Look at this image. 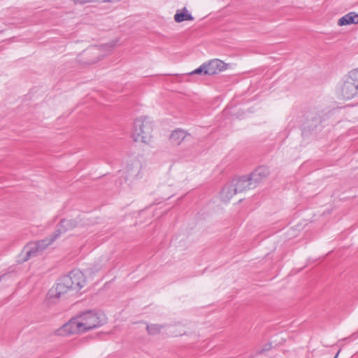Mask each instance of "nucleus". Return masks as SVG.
<instances>
[{
  "label": "nucleus",
  "mask_w": 358,
  "mask_h": 358,
  "mask_svg": "<svg viewBox=\"0 0 358 358\" xmlns=\"http://www.w3.org/2000/svg\"><path fill=\"white\" fill-rule=\"evenodd\" d=\"M356 334H357V336H358V331L356 333ZM354 335H355V334Z\"/></svg>",
  "instance_id": "obj_23"
},
{
  "label": "nucleus",
  "mask_w": 358,
  "mask_h": 358,
  "mask_svg": "<svg viewBox=\"0 0 358 358\" xmlns=\"http://www.w3.org/2000/svg\"><path fill=\"white\" fill-rule=\"evenodd\" d=\"M96 1V0H74L76 3H79V4H85V3H87L94 2Z\"/></svg>",
  "instance_id": "obj_20"
},
{
  "label": "nucleus",
  "mask_w": 358,
  "mask_h": 358,
  "mask_svg": "<svg viewBox=\"0 0 358 358\" xmlns=\"http://www.w3.org/2000/svg\"><path fill=\"white\" fill-rule=\"evenodd\" d=\"M204 64L206 66L205 76H213L227 69L225 63L218 59H212Z\"/></svg>",
  "instance_id": "obj_8"
},
{
  "label": "nucleus",
  "mask_w": 358,
  "mask_h": 358,
  "mask_svg": "<svg viewBox=\"0 0 358 358\" xmlns=\"http://www.w3.org/2000/svg\"><path fill=\"white\" fill-rule=\"evenodd\" d=\"M83 332H85V331L78 315L71 319L56 331L57 334L62 336Z\"/></svg>",
  "instance_id": "obj_4"
},
{
  "label": "nucleus",
  "mask_w": 358,
  "mask_h": 358,
  "mask_svg": "<svg viewBox=\"0 0 358 358\" xmlns=\"http://www.w3.org/2000/svg\"><path fill=\"white\" fill-rule=\"evenodd\" d=\"M269 174V170L266 166H259L250 174V180L254 182L255 185H257L262 180L266 178Z\"/></svg>",
  "instance_id": "obj_10"
},
{
  "label": "nucleus",
  "mask_w": 358,
  "mask_h": 358,
  "mask_svg": "<svg viewBox=\"0 0 358 358\" xmlns=\"http://www.w3.org/2000/svg\"><path fill=\"white\" fill-rule=\"evenodd\" d=\"M64 278L70 280L69 285L72 290H80L85 284V278L80 270H73L68 275L64 276Z\"/></svg>",
  "instance_id": "obj_6"
},
{
  "label": "nucleus",
  "mask_w": 358,
  "mask_h": 358,
  "mask_svg": "<svg viewBox=\"0 0 358 358\" xmlns=\"http://www.w3.org/2000/svg\"><path fill=\"white\" fill-rule=\"evenodd\" d=\"M163 327H164L160 324H151L147 325L146 329L149 334L155 335L159 333Z\"/></svg>",
  "instance_id": "obj_18"
},
{
  "label": "nucleus",
  "mask_w": 358,
  "mask_h": 358,
  "mask_svg": "<svg viewBox=\"0 0 358 358\" xmlns=\"http://www.w3.org/2000/svg\"><path fill=\"white\" fill-rule=\"evenodd\" d=\"M77 225L78 222L76 220L62 219L59 224L57 226V229L55 231V236L59 237L62 234L74 229L77 227Z\"/></svg>",
  "instance_id": "obj_9"
},
{
  "label": "nucleus",
  "mask_w": 358,
  "mask_h": 358,
  "mask_svg": "<svg viewBox=\"0 0 358 358\" xmlns=\"http://www.w3.org/2000/svg\"><path fill=\"white\" fill-rule=\"evenodd\" d=\"M356 334H357V336H358V331L356 333ZM354 335H355V334Z\"/></svg>",
  "instance_id": "obj_24"
},
{
  "label": "nucleus",
  "mask_w": 358,
  "mask_h": 358,
  "mask_svg": "<svg viewBox=\"0 0 358 358\" xmlns=\"http://www.w3.org/2000/svg\"><path fill=\"white\" fill-rule=\"evenodd\" d=\"M174 20L176 22H182L185 20H193V16L187 13L186 8H184L179 13L177 12L174 15Z\"/></svg>",
  "instance_id": "obj_17"
},
{
  "label": "nucleus",
  "mask_w": 358,
  "mask_h": 358,
  "mask_svg": "<svg viewBox=\"0 0 358 358\" xmlns=\"http://www.w3.org/2000/svg\"><path fill=\"white\" fill-rule=\"evenodd\" d=\"M36 245L34 243H29L27 246L24 247L23 252H25V257L23 260L27 261L32 257L36 256L41 251L39 248L35 247Z\"/></svg>",
  "instance_id": "obj_15"
},
{
  "label": "nucleus",
  "mask_w": 358,
  "mask_h": 358,
  "mask_svg": "<svg viewBox=\"0 0 358 358\" xmlns=\"http://www.w3.org/2000/svg\"><path fill=\"white\" fill-rule=\"evenodd\" d=\"M237 192L234 185L231 183L226 185L220 192V198L224 202H229L230 199L236 194Z\"/></svg>",
  "instance_id": "obj_11"
},
{
  "label": "nucleus",
  "mask_w": 358,
  "mask_h": 358,
  "mask_svg": "<svg viewBox=\"0 0 358 358\" xmlns=\"http://www.w3.org/2000/svg\"><path fill=\"white\" fill-rule=\"evenodd\" d=\"M356 334H357V336H358V331L356 333ZM354 335H355V334Z\"/></svg>",
  "instance_id": "obj_22"
},
{
  "label": "nucleus",
  "mask_w": 358,
  "mask_h": 358,
  "mask_svg": "<svg viewBox=\"0 0 358 358\" xmlns=\"http://www.w3.org/2000/svg\"><path fill=\"white\" fill-rule=\"evenodd\" d=\"M358 24V14L355 12H350L338 20V24L339 26H345Z\"/></svg>",
  "instance_id": "obj_12"
},
{
  "label": "nucleus",
  "mask_w": 358,
  "mask_h": 358,
  "mask_svg": "<svg viewBox=\"0 0 358 358\" xmlns=\"http://www.w3.org/2000/svg\"><path fill=\"white\" fill-rule=\"evenodd\" d=\"M80 322H82L85 331L99 327L106 322V317L103 314H99L94 310H87L78 315Z\"/></svg>",
  "instance_id": "obj_3"
},
{
  "label": "nucleus",
  "mask_w": 358,
  "mask_h": 358,
  "mask_svg": "<svg viewBox=\"0 0 358 358\" xmlns=\"http://www.w3.org/2000/svg\"><path fill=\"white\" fill-rule=\"evenodd\" d=\"M205 71H206V66L203 63L199 68H197L195 70H194L193 71L190 72L189 74V75H194V74L205 75Z\"/></svg>",
  "instance_id": "obj_19"
},
{
  "label": "nucleus",
  "mask_w": 358,
  "mask_h": 358,
  "mask_svg": "<svg viewBox=\"0 0 358 358\" xmlns=\"http://www.w3.org/2000/svg\"><path fill=\"white\" fill-rule=\"evenodd\" d=\"M337 94L341 98L347 100L358 94V71H351L343 78L338 85Z\"/></svg>",
  "instance_id": "obj_1"
},
{
  "label": "nucleus",
  "mask_w": 358,
  "mask_h": 358,
  "mask_svg": "<svg viewBox=\"0 0 358 358\" xmlns=\"http://www.w3.org/2000/svg\"><path fill=\"white\" fill-rule=\"evenodd\" d=\"M338 355V352L336 355V356L334 357V358H337Z\"/></svg>",
  "instance_id": "obj_21"
},
{
  "label": "nucleus",
  "mask_w": 358,
  "mask_h": 358,
  "mask_svg": "<svg viewBox=\"0 0 358 358\" xmlns=\"http://www.w3.org/2000/svg\"><path fill=\"white\" fill-rule=\"evenodd\" d=\"M187 136H189V134H187L183 129H177L171 134L170 141L173 144L179 145Z\"/></svg>",
  "instance_id": "obj_13"
},
{
  "label": "nucleus",
  "mask_w": 358,
  "mask_h": 358,
  "mask_svg": "<svg viewBox=\"0 0 358 358\" xmlns=\"http://www.w3.org/2000/svg\"><path fill=\"white\" fill-rule=\"evenodd\" d=\"M57 238L58 236H55V233L54 232L49 237L34 243L36 245V247L39 248V250L42 252L48 245H51Z\"/></svg>",
  "instance_id": "obj_16"
},
{
  "label": "nucleus",
  "mask_w": 358,
  "mask_h": 358,
  "mask_svg": "<svg viewBox=\"0 0 358 358\" xmlns=\"http://www.w3.org/2000/svg\"><path fill=\"white\" fill-rule=\"evenodd\" d=\"M231 182L234 185L237 193L253 189L256 187L254 182L250 180V176H243L239 178L234 179Z\"/></svg>",
  "instance_id": "obj_7"
},
{
  "label": "nucleus",
  "mask_w": 358,
  "mask_h": 358,
  "mask_svg": "<svg viewBox=\"0 0 358 358\" xmlns=\"http://www.w3.org/2000/svg\"><path fill=\"white\" fill-rule=\"evenodd\" d=\"M273 348L272 342H266L259 347L255 348L249 355L248 358H255L259 355H264L270 351Z\"/></svg>",
  "instance_id": "obj_14"
},
{
  "label": "nucleus",
  "mask_w": 358,
  "mask_h": 358,
  "mask_svg": "<svg viewBox=\"0 0 358 358\" xmlns=\"http://www.w3.org/2000/svg\"><path fill=\"white\" fill-rule=\"evenodd\" d=\"M152 122L148 117L136 118L134 122L132 137L136 142L149 143L152 139Z\"/></svg>",
  "instance_id": "obj_2"
},
{
  "label": "nucleus",
  "mask_w": 358,
  "mask_h": 358,
  "mask_svg": "<svg viewBox=\"0 0 358 358\" xmlns=\"http://www.w3.org/2000/svg\"><path fill=\"white\" fill-rule=\"evenodd\" d=\"M70 284V280L64 278L63 276L57 285L49 290L48 293V298L50 299H59L64 297L69 291L72 290L69 286Z\"/></svg>",
  "instance_id": "obj_5"
}]
</instances>
